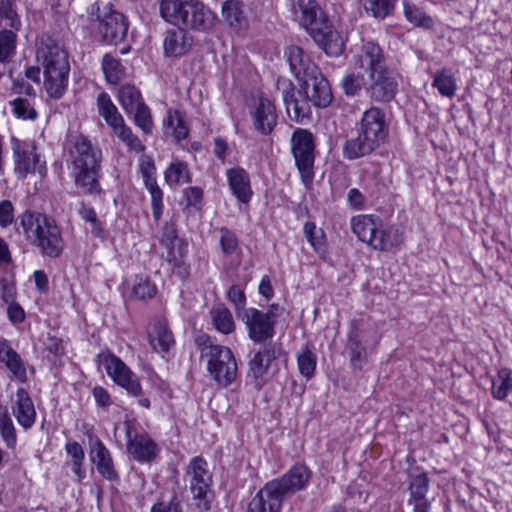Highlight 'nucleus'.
<instances>
[{"instance_id":"21","label":"nucleus","mask_w":512,"mask_h":512,"mask_svg":"<svg viewBox=\"0 0 512 512\" xmlns=\"http://www.w3.org/2000/svg\"><path fill=\"white\" fill-rule=\"evenodd\" d=\"M255 129L263 135L272 132L277 123V113L274 104L266 97L260 96L252 111Z\"/></svg>"},{"instance_id":"58","label":"nucleus","mask_w":512,"mask_h":512,"mask_svg":"<svg viewBox=\"0 0 512 512\" xmlns=\"http://www.w3.org/2000/svg\"><path fill=\"white\" fill-rule=\"evenodd\" d=\"M396 0H368L366 10L375 18L383 19L394 9Z\"/></svg>"},{"instance_id":"56","label":"nucleus","mask_w":512,"mask_h":512,"mask_svg":"<svg viewBox=\"0 0 512 512\" xmlns=\"http://www.w3.org/2000/svg\"><path fill=\"white\" fill-rule=\"evenodd\" d=\"M0 434L9 448L15 447L17 442L15 427L12 419L6 412L0 413Z\"/></svg>"},{"instance_id":"6","label":"nucleus","mask_w":512,"mask_h":512,"mask_svg":"<svg viewBox=\"0 0 512 512\" xmlns=\"http://www.w3.org/2000/svg\"><path fill=\"white\" fill-rule=\"evenodd\" d=\"M293 18L319 42H325L332 36L331 25L315 0H290Z\"/></svg>"},{"instance_id":"50","label":"nucleus","mask_w":512,"mask_h":512,"mask_svg":"<svg viewBox=\"0 0 512 512\" xmlns=\"http://www.w3.org/2000/svg\"><path fill=\"white\" fill-rule=\"evenodd\" d=\"M33 98L19 96L11 101L13 114L23 120H35L37 112L31 102Z\"/></svg>"},{"instance_id":"37","label":"nucleus","mask_w":512,"mask_h":512,"mask_svg":"<svg viewBox=\"0 0 512 512\" xmlns=\"http://www.w3.org/2000/svg\"><path fill=\"white\" fill-rule=\"evenodd\" d=\"M512 391V370L501 368L492 379L491 394L497 400H504Z\"/></svg>"},{"instance_id":"12","label":"nucleus","mask_w":512,"mask_h":512,"mask_svg":"<svg viewBox=\"0 0 512 512\" xmlns=\"http://www.w3.org/2000/svg\"><path fill=\"white\" fill-rule=\"evenodd\" d=\"M127 18L120 12L110 10L98 16L97 31L102 40L117 45L122 42L128 31Z\"/></svg>"},{"instance_id":"1","label":"nucleus","mask_w":512,"mask_h":512,"mask_svg":"<svg viewBox=\"0 0 512 512\" xmlns=\"http://www.w3.org/2000/svg\"><path fill=\"white\" fill-rule=\"evenodd\" d=\"M68 155L75 186L85 194L100 193L101 150L79 134L69 141Z\"/></svg>"},{"instance_id":"51","label":"nucleus","mask_w":512,"mask_h":512,"mask_svg":"<svg viewBox=\"0 0 512 512\" xmlns=\"http://www.w3.org/2000/svg\"><path fill=\"white\" fill-rule=\"evenodd\" d=\"M365 85V80L361 72L350 71L341 81V87L346 96H357Z\"/></svg>"},{"instance_id":"57","label":"nucleus","mask_w":512,"mask_h":512,"mask_svg":"<svg viewBox=\"0 0 512 512\" xmlns=\"http://www.w3.org/2000/svg\"><path fill=\"white\" fill-rule=\"evenodd\" d=\"M135 124L145 133H152L153 122L150 109L144 103L138 106L133 112Z\"/></svg>"},{"instance_id":"44","label":"nucleus","mask_w":512,"mask_h":512,"mask_svg":"<svg viewBox=\"0 0 512 512\" xmlns=\"http://www.w3.org/2000/svg\"><path fill=\"white\" fill-rule=\"evenodd\" d=\"M18 29L10 26L0 27V62L9 60L16 48V31Z\"/></svg>"},{"instance_id":"15","label":"nucleus","mask_w":512,"mask_h":512,"mask_svg":"<svg viewBox=\"0 0 512 512\" xmlns=\"http://www.w3.org/2000/svg\"><path fill=\"white\" fill-rule=\"evenodd\" d=\"M357 131H360L363 135L369 137V139L380 146L387 135L384 112L378 107L367 109L361 117Z\"/></svg>"},{"instance_id":"49","label":"nucleus","mask_w":512,"mask_h":512,"mask_svg":"<svg viewBox=\"0 0 512 512\" xmlns=\"http://www.w3.org/2000/svg\"><path fill=\"white\" fill-rule=\"evenodd\" d=\"M117 137L131 150L137 153L143 152L145 146L124 122L112 129Z\"/></svg>"},{"instance_id":"36","label":"nucleus","mask_w":512,"mask_h":512,"mask_svg":"<svg viewBox=\"0 0 512 512\" xmlns=\"http://www.w3.org/2000/svg\"><path fill=\"white\" fill-rule=\"evenodd\" d=\"M432 86L443 97L452 98L457 90V80L450 69L443 68L433 76Z\"/></svg>"},{"instance_id":"33","label":"nucleus","mask_w":512,"mask_h":512,"mask_svg":"<svg viewBox=\"0 0 512 512\" xmlns=\"http://www.w3.org/2000/svg\"><path fill=\"white\" fill-rule=\"evenodd\" d=\"M97 108L99 115L103 117L107 125L112 129L124 122L123 117L106 92H101L98 95Z\"/></svg>"},{"instance_id":"34","label":"nucleus","mask_w":512,"mask_h":512,"mask_svg":"<svg viewBox=\"0 0 512 512\" xmlns=\"http://www.w3.org/2000/svg\"><path fill=\"white\" fill-rule=\"evenodd\" d=\"M189 9L194 14V19L190 22L191 29L206 31L213 27L215 15L202 3L192 0Z\"/></svg>"},{"instance_id":"42","label":"nucleus","mask_w":512,"mask_h":512,"mask_svg":"<svg viewBox=\"0 0 512 512\" xmlns=\"http://www.w3.org/2000/svg\"><path fill=\"white\" fill-rule=\"evenodd\" d=\"M211 319L214 328L225 335L235 330V322L232 313L226 307H217L211 311Z\"/></svg>"},{"instance_id":"14","label":"nucleus","mask_w":512,"mask_h":512,"mask_svg":"<svg viewBox=\"0 0 512 512\" xmlns=\"http://www.w3.org/2000/svg\"><path fill=\"white\" fill-rule=\"evenodd\" d=\"M370 84L367 87V94L375 102L391 101L398 90L396 77L385 69L376 75L369 77Z\"/></svg>"},{"instance_id":"9","label":"nucleus","mask_w":512,"mask_h":512,"mask_svg":"<svg viewBox=\"0 0 512 512\" xmlns=\"http://www.w3.org/2000/svg\"><path fill=\"white\" fill-rule=\"evenodd\" d=\"M185 477L193 498L203 502L204 509H208L206 498L212 484V473L207 461L201 456L193 457L186 467Z\"/></svg>"},{"instance_id":"54","label":"nucleus","mask_w":512,"mask_h":512,"mask_svg":"<svg viewBox=\"0 0 512 512\" xmlns=\"http://www.w3.org/2000/svg\"><path fill=\"white\" fill-rule=\"evenodd\" d=\"M10 26L19 29L21 26L18 14L13 8L11 0H0V27Z\"/></svg>"},{"instance_id":"28","label":"nucleus","mask_w":512,"mask_h":512,"mask_svg":"<svg viewBox=\"0 0 512 512\" xmlns=\"http://www.w3.org/2000/svg\"><path fill=\"white\" fill-rule=\"evenodd\" d=\"M226 177L233 195L239 202L247 203L252 196L250 178L241 167L230 168L226 171Z\"/></svg>"},{"instance_id":"4","label":"nucleus","mask_w":512,"mask_h":512,"mask_svg":"<svg viewBox=\"0 0 512 512\" xmlns=\"http://www.w3.org/2000/svg\"><path fill=\"white\" fill-rule=\"evenodd\" d=\"M37 60L43 68L44 88L51 98L59 99L68 86L70 65L63 45L51 37H42Z\"/></svg>"},{"instance_id":"60","label":"nucleus","mask_w":512,"mask_h":512,"mask_svg":"<svg viewBox=\"0 0 512 512\" xmlns=\"http://www.w3.org/2000/svg\"><path fill=\"white\" fill-rule=\"evenodd\" d=\"M228 299L234 304L235 311L238 317H241L246 305V297L244 291L237 285H233L227 292Z\"/></svg>"},{"instance_id":"19","label":"nucleus","mask_w":512,"mask_h":512,"mask_svg":"<svg viewBox=\"0 0 512 512\" xmlns=\"http://www.w3.org/2000/svg\"><path fill=\"white\" fill-rule=\"evenodd\" d=\"M127 450L139 462H150L156 458L157 444L146 434L132 435L126 424Z\"/></svg>"},{"instance_id":"38","label":"nucleus","mask_w":512,"mask_h":512,"mask_svg":"<svg viewBox=\"0 0 512 512\" xmlns=\"http://www.w3.org/2000/svg\"><path fill=\"white\" fill-rule=\"evenodd\" d=\"M404 16L408 22L416 27L431 29L434 26L432 17L408 0H403Z\"/></svg>"},{"instance_id":"39","label":"nucleus","mask_w":512,"mask_h":512,"mask_svg":"<svg viewBox=\"0 0 512 512\" xmlns=\"http://www.w3.org/2000/svg\"><path fill=\"white\" fill-rule=\"evenodd\" d=\"M117 98L127 114H132L138 106L144 103L140 91L129 84L120 87Z\"/></svg>"},{"instance_id":"31","label":"nucleus","mask_w":512,"mask_h":512,"mask_svg":"<svg viewBox=\"0 0 512 512\" xmlns=\"http://www.w3.org/2000/svg\"><path fill=\"white\" fill-rule=\"evenodd\" d=\"M192 0H160V14L162 18L175 25L181 26L184 10L189 9Z\"/></svg>"},{"instance_id":"18","label":"nucleus","mask_w":512,"mask_h":512,"mask_svg":"<svg viewBox=\"0 0 512 512\" xmlns=\"http://www.w3.org/2000/svg\"><path fill=\"white\" fill-rule=\"evenodd\" d=\"M355 68L367 73L368 77L387 69L382 49L373 42L363 44L360 53L355 57Z\"/></svg>"},{"instance_id":"43","label":"nucleus","mask_w":512,"mask_h":512,"mask_svg":"<svg viewBox=\"0 0 512 512\" xmlns=\"http://www.w3.org/2000/svg\"><path fill=\"white\" fill-rule=\"evenodd\" d=\"M102 69L110 84L116 85L125 77V68L120 60L109 54L103 57Z\"/></svg>"},{"instance_id":"61","label":"nucleus","mask_w":512,"mask_h":512,"mask_svg":"<svg viewBox=\"0 0 512 512\" xmlns=\"http://www.w3.org/2000/svg\"><path fill=\"white\" fill-rule=\"evenodd\" d=\"M117 385L125 389L126 392L133 397H138L142 393L140 380L134 372H131L129 376L118 381Z\"/></svg>"},{"instance_id":"64","label":"nucleus","mask_w":512,"mask_h":512,"mask_svg":"<svg viewBox=\"0 0 512 512\" xmlns=\"http://www.w3.org/2000/svg\"><path fill=\"white\" fill-rule=\"evenodd\" d=\"M150 512H183L181 501L172 497L169 501L161 500L152 505Z\"/></svg>"},{"instance_id":"40","label":"nucleus","mask_w":512,"mask_h":512,"mask_svg":"<svg viewBox=\"0 0 512 512\" xmlns=\"http://www.w3.org/2000/svg\"><path fill=\"white\" fill-rule=\"evenodd\" d=\"M164 123L177 141L185 139L189 134L184 115L179 110L170 109Z\"/></svg>"},{"instance_id":"48","label":"nucleus","mask_w":512,"mask_h":512,"mask_svg":"<svg viewBox=\"0 0 512 512\" xmlns=\"http://www.w3.org/2000/svg\"><path fill=\"white\" fill-rule=\"evenodd\" d=\"M1 362L5 363L13 377L21 382L26 381L27 376L24 361L14 349L11 348Z\"/></svg>"},{"instance_id":"63","label":"nucleus","mask_w":512,"mask_h":512,"mask_svg":"<svg viewBox=\"0 0 512 512\" xmlns=\"http://www.w3.org/2000/svg\"><path fill=\"white\" fill-rule=\"evenodd\" d=\"M15 220L14 205L10 200L0 201V227L7 228Z\"/></svg>"},{"instance_id":"3","label":"nucleus","mask_w":512,"mask_h":512,"mask_svg":"<svg viewBox=\"0 0 512 512\" xmlns=\"http://www.w3.org/2000/svg\"><path fill=\"white\" fill-rule=\"evenodd\" d=\"M18 220L25 239L37 248L43 257L56 259L62 255L65 241L61 228L52 217L27 209L19 215Z\"/></svg>"},{"instance_id":"24","label":"nucleus","mask_w":512,"mask_h":512,"mask_svg":"<svg viewBox=\"0 0 512 512\" xmlns=\"http://www.w3.org/2000/svg\"><path fill=\"white\" fill-rule=\"evenodd\" d=\"M403 242L404 236L401 229L394 225L385 224L381 220L371 248L382 252H391L400 248Z\"/></svg>"},{"instance_id":"17","label":"nucleus","mask_w":512,"mask_h":512,"mask_svg":"<svg viewBox=\"0 0 512 512\" xmlns=\"http://www.w3.org/2000/svg\"><path fill=\"white\" fill-rule=\"evenodd\" d=\"M281 347L275 344L265 347L254 354L249 362L248 377L254 379V385L260 389L264 384V377L267 374L271 362L279 357Z\"/></svg>"},{"instance_id":"10","label":"nucleus","mask_w":512,"mask_h":512,"mask_svg":"<svg viewBox=\"0 0 512 512\" xmlns=\"http://www.w3.org/2000/svg\"><path fill=\"white\" fill-rule=\"evenodd\" d=\"M11 149L15 166L14 170L19 177L25 178L37 169L40 173L42 172L44 167L41 164L40 155L33 140H20L12 137Z\"/></svg>"},{"instance_id":"23","label":"nucleus","mask_w":512,"mask_h":512,"mask_svg":"<svg viewBox=\"0 0 512 512\" xmlns=\"http://www.w3.org/2000/svg\"><path fill=\"white\" fill-rule=\"evenodd\" d=\"M290 69L297 79L303 81L316 75L320 70L299 46L292 45L285 52Z\"/></svg>"},{"instance_id":"2","label":"nucleus","mask_w":512,"mask_h":512,"mask_svg":"<svg viewBox=\"0 0 512 512\" xmlns=\"http://www.w3.org/2000/svg\"><path fill=\"white\" fill-rule=\"evenodd\" d=\"M303 89L307 99H299L300 92L294 84L285 78L277 80V90L281 92L289 117L295 122H302L309 117L308 100L317 107H327L332 101V92L326 78L319 71L316 75L303 80Z\"/></svg>"},{"instance_id":"16","label":"nucleus","mask_w":512,"mask_h":512,"mask_svg":"<svg viewBox=\"0 0 512 512\" xmlns=\"http://www.w3.org/2000/svg\"><path fill=\"white\" fill-rule=\"evenodd\" d=\"M155 165L149 159H143L140 162V172L144 185L151 197V207L153 218L158 222L163 214V191L159 187L155 178Z\"/></svg>"},{"instance_id":"45","label":"nucleus","mask_w":512,"mask_h":512,"mask_svg":"<svg viewBox=\"0 0 512 512\" xmlns=\"http://www.w3.org/2000/svg\"><path fill=\"white\" fill-rule=\"evenodd\" d=\"M16 298L17 288L14 270L0 273V306L12 302Z\"/></svg>"},{"instance_id":"62","label":"nucleus","mask_w":512,"mask_h":512,"mask_svg":"<svg viewBox=\"0 0 512 512\" xmlns=\"http://www.w3.org/2000/svg\"><path fill=\"white\" fill-rule=\"evenodd\" d=\"M15 268L14 261L9 249L8 243L0 237V273L13 271Z\"/></svg>"},{"instance_id":"27","label":"nucleus","mask_w":512,"mask_h":512,"mask_svg":"<svg viewBox=\"0 0 512 512\" xmlns=\"http://www.w3.org/2000/svg\"><path fill=\"white\" fill-rule=\"evenodd\" d=\"M345 348L349 355L351 366L354 369L361 370L367 363V352L362 344L360 331L355 321L350 325Z\"/></svg>"},{"instance_id":"53","label":"nucleus","mask_w":512,"mask_h":512,"mask_svg":"<svg viewBox=\"0 0 512 512\" xmlns=\"http://www.w3.org/2000/svg\"><path fill=\"white\" fill-rule=\"evenodd\" d=\"M297 363L301 375L308 379L314 375L317 363L316 356L307 346L298 354Z\"/></svg>"},{"instance_id":"8","label":"nucleus","mask_w":512,"mask_h":512,"mask_svg":"<svg viewBox=\"0 0 512 512\" xmlns=\"http://www.w3.org/2000/svg\"><path fill=\"white\" fill-rule=\"evenodd\" d=\"M310 478V469L304 464H296L280 478L266 483L265 491L268 494H276L283 501L286 495L304 489Z\"/></svg>"},{"instance_id":"7","label":"nucleus","mask_w":512,"mask_h":512,"mask_svg":"<svg viewBox=\"0 0 512 512\" xmlns=\"http://www.w3.org/2000/svg\"><path fill=\"white\" fill-rule=\"evenodd\" d=\"M314 141L308 130L298 128L291 138V150L296 166L305 186H309L314 178Z\"/></svg>"},{"instance_id":"46","label":"nucleus","mask_w":512,"mask_h":512,"mask_svg":"<svg viewBox=\"0 0 512 512\" xmlns=\"http://www.w3.org/2000/svg\"><path fill=\"white\" fill-rule=\"evenodd\" d=\"M96 361L105 369L107 375L112 380L117 377L120 372H122V367H127V365L119 357L109 351L100 352L96 357Z\"/></svg>"},{"instance_id":"20","label":"nucleus","mask_w":512,"mask_h":512,"mask_svg":"<svg viewBox=\"0 0 512 512\" xmlns=\"http://www.w3.org/2000/svg\"><path fill=\"white\" fill-rule=\"evenodd\" d=\"M12 413L23 429L27 430L34 425L36 410L34 402L26 389H17L15 396L12 398Z\"/></svg>"},{"instance_id":"35","label":"nucleus","mask_w":512,"mask_h":512,"mask_svg":"<svg viewBox=\"0 0 512 512\" xmlns=\"http://www.w3.org/2000/svg\"><path fill=\"white\" fill-rule=\"evenodd\" d=\"M222 17L234 29H242L246 25L243 4L238 0H227L222 5Z\"/></svg>"},{"instance_id":"25","label":"nucleus","mask_w":512,"mask_h":512,"mask_svg":"<svg viewBox=\"0 0 512 512\" xmlns=\"http://www.w3.org/2000/svg\"><path fill=\"white\" fill-rule=\"evenodd\" d=\"M148 338L152 349L157 353H167L175 344L174 335L166 320L160 318L154 319L150 324Z\"/></svg>"},{"instance_id":"26","label":"nucleus","mask_w":512,"mask_h":512,"mask_svg":"<svg viewBox=\"0 0 512 512\" xmlns=\"http://www.w3.org/2000/svg\"><path fill=\"white\" fill-rule=\"evenodd\" d=\"M380 221L381 218L374 215L360 214L351 218L350 226L358 240L371 248L372 241L376 236Z\"/></svg>"},{"instance_id":"22","label":"nucleus","mask_w":512,"mask_h":512,"mask_svg":"<svg viewBox=\"0 0 512 512\" xmlns=\"http://www.w3.org/2000/svg\"><path fill=\"white\" fill-rule=\"evenodd\" d=\"M89 455L91 461L96 465L97 471L103 478L112 482L119 479L111 454L98 437L91 439Z\"/></svg>"},{"instance_id":"30","label":"nucleus","mask_w":512,"mask_h":512,"mask_svg":"<svg viewBox=\"0 0 512 512\" xmlns=\"http://www.w3.org/2000/svg\"><path fill=\"white\" fill-rule=\"evenodd\" d=\"M282 504L283 501L276 494H268L264 486L250 501L247 512H280Z\"/></svg>"},{"instance_id":"5","label":"nucleus","mask_w":512,"mask_h":512,"mask_svg":"<svg viewBox=\"0 0 512 512\" xmlns=\"http://www.w3.org/2000/svg\"><path fill=\"white\" fill-rule=\"evenodd\" d=\"M201 357L207 359V371L221 387H228L238 375L236 358L230 348L213 344L207 336L198 338Z\"/></svg>"},{"instance_id":"55","label":"nucleus","mask_w":512,"mask_h":512,"mask_svg":"<svg viewBox=\"0 0 512 512\" xmlns=\"http://www.w3.org/2000/svg\"><path fill=\"white\" fill-rule=\"evenodd\" d=\"M304 235L316 252L323 250L325 234L322 229L317 228L313 222H306L303 228Z\"/></svg>"},{"instance_id":"59","label":"nucleus","mask_w":512,"mask_h":512,"mask_svg":"<svg viewBox=\"0 0 512 512\" xmlns=\"http://www.w3.org/2000/svg\"><path fill=\"white\" fill-rule=\"evenodd\" d=\"M220 246L224 254H233L238 248V239L236 235L226 227H221L220 230Z\"/></svg>"},{"instance_id":"47","label":"nucleus","mask_w":512,"mask_h":512,"mask_svg":"<svg viewBox=\"0 0 512 512\" xmlns=\"http://www.w3.org/2000/svg\"><path fill=\"white\" fill-rule=\"evenodd\" d=\"M410 497L409 500H418L426 498V493L429 488V479L425 473L419 472L418 470L410 473Z\"/></svg>"},{"instance_id":"41","label":"nucleus","mask_w":512,"mask_h":512,"mask_svg":"<svg viewBox=\"0 0 512 512\" xmlns=\"http://www.w3.org/2000/svg\"><path fill=\"white\" fill-rule=\"evenodd\" d=\"M164 177L166 183L171 187L191 182L188 166L181 161L172 162L166 169Z\"/></svg>"},{"instance_id":"11","label":"nucleus","mask_w":512,"mask_h":512,"mask_svg":"<svg viewBox=\"0 0 512 512\" xmlns=\"http://www.w3.org/2000/svg\"><path fill=\"white\" fill-rule=\"evenodd\" d=\"M245 324L249 338L255 343H264L273 338L275 320L270 313L250 307L239 317Z\"/></svg>"},{"instance_id":"52","label":"nucleus","mask_w":512,"mask_h":512,"mask_svg":"<svg viewBox=\"0 0 512 512\" xmlns=\"http://www.w3.org/2000/svg\"><path fill=\"white\" fill-rule=\"evenodd\" d=\"M157 288L147 277L136 276L132 285V294L140 300L151 299L156 295Z\"/></svg>"},{"instance_id":"29","label":"nucleus","mask_w":512,"mask_h":512,"mask_svg":"<svg viewBox=\"0 0 512 512\" xmlns=\"http://www.w3.org/2000/svg\"><path fill=\"white\" fill-rule=\"evenodd\" d=\"M378 147L369 137L358 131L356 137H352L344 143L343 156L346 159L355 160L370 154Z\"/></svg>"},{"instance_id":"13","label":"nucleus","mask_w":512,"mask_h":512,"mask_svg":"<svg viewBox=\"0 0 512 512\" xmlns=\"http://www.w3.org/2000/svg\"><path fill=\"white\" fill-rule=\"evenodd\" d=\"M160 242L167 250V261L173 267L182 268L185 264L188 244L178 237L174 224L166 223L163 226Z\"/></svg>"},{"instance_id":"32","label":"nucleus","mask_w":512,"mask_h":512,"mask_svg":"<svg viewBox=\"0 0 512 512\" xmlns=\"http://www.w3.org/2000/svg\"><path fill=\"white\" fill-rule=\"evenodd\" d=\"M190 44L187 42L184 29L170 30L164 39V52L167 56H181L187 52Z\"/></svg>"}]
</instances>
